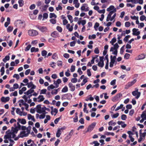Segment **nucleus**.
<instances>
[{"label":"nucleus","mask_w":146,"mask_h":146,"mask_svg":"<svg viewBox=\"0 0 146 146\" xmlns=\"http://www.w3.org/2000/svg\"><path fill=\"white\" fill-rule=\"evenodd\" d=\"M119 47L118 44L116 43L113 45V47H111L110 49V52H113V50L114 51L112 52V54L117 56V49Z\"/></svg>","instance_id":"obj_1"},{"label":"nucleus","mask_w":146,"mask_h":146,"mask_svg":"<svg viewBox=\"0 0 146 146\" xmlns=\"http://www.w3.org/2000/svg\"><path fill=\"white\" fill-rule=\"evenodd\" d=\"M72 95L70 93H67L62 95L61 96V99L62 100L67 99L70 100L72 98Z\"/></svg>","instance_id":"obj_2"},{"label":"nucleus","mask_w":146,"mask_h":146,"mask_svg":"<svg viewBox=\"0 0 146 146\" xmlns=\"http://www.w3.org/2000/svg\"><path fill=\"white\" fill-rule=\"evenodd\" d=\"M36 27L39 29L40 31L43 33H45L47 31V28L46 27L42 26L39 25H37Z\"/></svg>","instance_id":"obj_3"},{"label":"nucleus","mask_w":146,"mask_h":146,"mask_svg":"<svg viewBox=\"0 0 146 146\" xmlns=\"http://www.w3.org/2000/svg\"><path fill=\"white\" fill-rule=\"evenodd\" d=\"M96 123L95 122H94L92 123L88 126L87 129V130L85 132H84V133L85 134L88 132H91L93 129L94 127L96 126Z\"/></svg>","instance_id":"obj_4"},{"label":"nucleus","mask_w":146,"mask_h":146,"mask_svg":"<svg viewBox=\"0 0 146 146\" xmlns=\"http://www.w3.org/2000/svg\"><path fill=\"white\" fill-rule=\"evenodd\" d=\"M19 130L15 127H12L11 130V133L12 135V137L13 138L15 137V134L17 133Z\"/></svg>","instance_id":"obj_5"},{"label":"nucleus","mask_w":146,"mask_h":146,"mask_svg":"<svg viewBox=\"0 0 146 146\" xmlns=\"http://www.w3.org/2000/svg\"><path fill=\"white\" fill-rule=\"evenodd\" d=\"M28 33L29 35L31 36H36L38 34V33L37 31L33 29L29 30Z\"/></svg>","instance_id":"obj_6"},{"label":"nucleus","mask_w":146,"mask_h":146,"mask_svg":"<svg viewBox=\"0 0 146 146\" xmlns=\"http://www.w3.org/2000/svg\"><path fill=\"white\" fill-rule=\"evenodd\" d=\"M132 94L133 96H136L135 98L137 99H138L139 97L141 95V93L138 92V89L137 88L135 89V90L133 91Z\"/></svg>","instance_id":"obj_7"},{"label":"nucleus","mask_w":146,"mask_h":146,"mask_svg":"<svg viewBox=\"0 0 146 146\" xmlns=\"http://www.w3.org/2000/svg\"><path fill=\"white\" fill-rule=\"evenodd\" d=\"M6 135L4 136V138L5 139H11L12 137V135L11 133V130L10 129L8 130L6 132Z\"/></svg>","instance_id":"obj_8"},{"label":"nucleus","mask_w":146,"mask_h":146,"mask_svg":"<svg viewBox=\"0 0 146 146\" xmlns=\"http://www.w3.org/2000/svg\"><path fill=\"white\" fill-rule=\"evenodd\" d=\"M122 96V94L121 93H119L116 94L112 99L113 102H115L118 100Z\"/></svg>","instance_id":"obj_9"},{"label":"nucleus","mask_w":146,"mask_h":146,"mask_svg":"<svg viewBox=\"0 0 146 146\" xmlns=\"http://www.w3.org/2000/svg\"><path fill=\"white\" fill-rule=\"evenodd\" d=\"M28 135V134L26 133L25 131H23L20 132V134L19 135L18 137H19L23 138L27 137Z\"/></svg>","instance_id":"obj_10"},{"label":"nucleus","mask_w":146,"mask_h":146,"mask_svg":"<svg viewBox=\"0 0 146 146\" xmlns=\"http://www.w3.org/2000/svg\"><path fill=\"white\" fill-rule=\"evenodd\" d=\"M138 29L134 28L133 29V33L132 34L133 35L138 36L139 35L140 33L139 31H137Z\"/></svg>","instance_id":"obj_11"},{"label":"nucleus","mask_w":146,"mask_h":146,"mask_svg":"<svg viewBox=\"0 0 146 146\" xmlns=\"http://www.w3.org/2000/svg\"><path fill=\"white\" fill-rule=\"evenodd\" d=\"M61 83V81L60 79H58L56 81H54V84L55 85V88L59 86V84Z\"/></svg>","instance_id":"obj_12"},{"label":"nucleus","mask_w":146,"mask_h":146,"mask_svg":"<svg viewBox=\"0 0 146 146\" xmlns=\"http://www.w3.org/2000/svg\"><path fill=\"white\" fill-rule=\"evenodd\" d=\"M10 100V98L9 97H1V101L2 102L5 103L9 101Z\"/></svg>","instance_id":"obj_13"},{"label":"nucleus","mask_w":146,"mask_h":146,"mask_svg":"<svg viewBox=\"0 0 146 146\" xmlns=\"http://www.w3.org/2000/svg\"><path fill=\"white\" fill-rule=\"evenodd\" d=\"M124 123V121H119L117 122V123L119 125H121L122 127L125 128L127 124Z\"/></svg>","instance_id":"obj_14"},{"label":"nucleus","mask_w":146,"mask_h":146,"mask_svg":"<svg viewBox=\"0 0 146 146\" xmlns=\"http://www.w3.org/2000/svg\"><path fill=\"white\" fill-rule=\"evenodd\" d=\"M68 86L70 88V90L72 91H74L75 90V87L73 85L72 83L70 82L68 84Z\"/></svg>","instance_id":"obj_15"},{"label":"nucleus","mask_w":146,"mask_h":146,"mask_svg":"<svg viewBox=\"0 0 146 146\" xmlns=\"http://www.w3.org/2000/svg\"><path fill=\"white\" fill-rule=\"evenodd\" d=\"M17 121L19 122L21 124L23 125L25 124L26 123V120L24 119L18 118Z\"/></svg>","instance_id":"obj_16"},{"label":"nucleus","mask_w":146,"mask_h":146,"mask_svg":"<svg viewBox=\"0 0 146 146\" xmlns=\"http://www.w3.org/2000/svg\"><path fill=\"white\" fill-rule=\"evenodd\" d=\"M28 119L29 120L31 119L34 122L35 121V119L34 118V116H32L31 114H28L27 115Z\"/></svg>","instance_id":"obj_17"},{"label":"nucleus","mask_w":146,"mask_h":146,"mask_svg":"<svg viewBox=\"0 0 146 146\" xmlns=\"http://www.w3.org/2000/svg\"><path fill=\"white\" fill-rule=\"evenodd\" d=\"M74 132V131L72 129L70 131V132L68 135L66 137V139H70L72 135H73V133Z\"/></svg>","instance_id":"obj_18"},{"label":"nucleus","mask_w":146,"mask_h":146,"mask_svg":"<svg viewBox=\"0 0 146 146\" xmlns=\"http://www.w3.org/2000/svg\"><path fill=\"white\" fill-rule=\"evenodd\" d=\"M145 55L143 54H141L139 55L137 57V60L143 59L145 58Z\"/></svg>","instance_id":"obj_19"},{"label":"nucleus","mask_w":146,"mask_h":146,"mask_svg":"<svg viewBox=\"0 0 146 146\" xmlns=\"http://www.w3.org/2000/svg\"><path fill=\"white\" fill-rule=\"evenodd\" d=\"M45 107L44 106L43 107L41 108L40 110H36V112L39 113H43L44 112H45Z\"/></svg>","instance_id":"obj_20"},{"label":"nucleus","mask_w":146,"mask_h":146,"mask_svg":"<svg viewBox=\"0 0 146 146\" xmlns=\"http://www.w3.org/2000/svg\"><path fill=\"white\" fill-rule=\"evenodd\" d=\"M58 34L57 32L55 31L52 32L51 34V36L53 37L56 38L58 36Z\"/></svg>","instance_id":"obj_21"},{"label":"nucleus","mask_w":146,"mask_h":146,"mask_svg":"<svg viewBox=\"0 0 146 146\" xmlns=\"http://www.w3.org/2000/svg\"><path fill=\"white\" fill-rule=\"evenodd\" d=\"M34 92V90H33L31 88L26 92H24V94L28 95L29 94H31Z\"/></svg>","instance_id":"obj_22"},{"label":"nucleus","mask_w":146,"mask_h":146,"mask_svg":"<svg viewBox=\"0 0 146 146\" xmlns=\"http://www.w3.org/2000/svg\"><path fill=\"white\" fill-rule=\"evenodd\" d=\"M37 99H40L39 100H37L38 102H40L43 101L44 99V98L43 97V96L42 95H40L37 98Z\"/></svg>","instance_id":"obj_23"},{"label":"nucleus","mask_w":146,"mask_h":146,"mask_svg":"<svg viewBox=\"0 0 146 146\" xmlns=\"http://www.w3.org/2000/svg\"><path fill=\"white\" fill-rule=\"evenodd\" d=\"M115 9H116V8H115L114 6L113 5H111L107 9V11H112L111 10L113 11Z\"/></svg>","instance_id":"obj_24"},{"label":"nucleus","mask_w":146,"mask_h":146,"mask_svg":"<svg viewBox=\"0 0 146 146\" xmlns=\"http://www.w3.org/2000/svg\"><path fill=\"white\" fill-rule=\"evenodd\" d=\"M19 123H20L19 122V121H18L17 123V125H16V124H15L14 125V126L15 127H16L18 129L20 130L21 129V126L20 124Z\"/></svg>","instance_id":"obj_25"},{"label":"nucleus","mask_w":146,"mask_h":146,"mask_svg":"<svg viewBox=\"0 0 146 146\" xmlns=\"http://www.w3.org/2000/svg\"><path fill=\"white\" fill-rule=\"evenodd\" d=\"M24 146H37V145L35 144L34 142H33L30 145H28L26 142H25L24 144Z\"/></svg>","instance_id":"obj_26"},{"label":"nucleus","mask_w":146,"mask_h":146,"mask_svg":"<svg viewBox=\"0 0 146 146\" xmlns=\"http://www.w3.org/2000/svg\"><path fill=\"white\" fill-rule=\"evenodd\" d=\"M116 56H113L112 55H111L110 56V59H111V62L112 63H115V60L116 58Z\"/></svg>","instance_id":"obj_27"},{"label":"nucleus","mask_w":146,"mask_h":146,"mask_svg":"<svg viewBox=\"0 0 146 146\" xmlns=\"http://www.w3.org/2000/svg\"><path fill=\"white\" fill-rule=\"evenodd\" d=\"M136 79H135L131 82H129L127 83L129 84V86L130 87H131L136 82Z\"/></svg>","instance_id":"obj_28"},{"label":"nucleus","mask_w":146,"mask_h":146,"mask_svg":"<svg viewBox=\"0 0 146 146\" xmlns=\"http://www.w3.org/2000/svg\"><path fill=\"white\" fill-rule=\"evenodd\" d=\"M9 55H7L3 59V60L4 62L5 63L7 61L9 60Z\"/></svg>","instance_id":"obj_29"},{"label":"nucleus","mask_w":146,"mask_h":146,"mask_svg":"<svg viewBox=\"0 0 146 146\" xmlns=\"http://www.w3.org/2000/svg\"><path fill=\"white\" fill-rule=\"evenodd\" d=\"M49 17L50 18L54 17V19H56L57 17V16L54 13H50L49 15Z\"/></svg>","instance_id":"obj_30"},{"label":"nucleus","mask_w":146,"mask_h":146,"mask_svg":"<svg viewBox=\"0 0 146 146\" xmlns=\"http://www.w3.org/2000/svg\"><path fill=\"white\" fill-rule=\"evenodd\" d=\"M18 3L20 7H22L24 4V2L23 0H19L18 1Z\"/></svg>","instance_id":"obj_31"},{"label":"nucleus","mask_w":146,"mask_h":146,"mask_svg":"<svg viewBox=\"0 0 146 146\" xmlns=\"http://www.w3.org/2000/svg\"><path fill=\"white\" fill-rule=\"evenodd\" d=\"M61 131L60 130V129H58L57 132L56 134V136L57 137H59L61 134Z\"/></svg>","instance_id":"obj_32"},{"label":"nucleus","mask_w":146,"mask_h":146,"mask_svg":"<svg viewBox=\"0 0 146 146\" xmlns=\"http://www.w3.org/2000/svg\"><path fill=\"white\" fill-rule=\"evenodd\" d=\"M68 88L67 86H65L64 88H63L62 90V92L63 93H65L67 92L68 91Z\"/></svg>","instance_id":"obj_33"},{"label":"nucleus","mask_w":146,"mask_h":146,"mask_svg":"<svg viewBox=\"0 0 146 146\" xmlns=\"http://www.w3.org/2000/svg\"><path fill=\"white\" fill-rule=\"evenodd\" d=\"M16 112L17 114H19L20 115L22 116V112L21 111L20 109L19 108H17L16 109Z\"/></svg>","instance_id":"obj_34"},{"label":"nucleus","mask_w":146,"mask_h":146,"mask_svg":"<svg viewBox=\"0 0 146 146\" xmlns=\"http://www.w3.org/2000/svg\"><path fill=\"white\" fill-rule=\"evenodd\" d=\"M38 51V48H35V47H32L31 49V52H37Z\"/></svg>","instance_id":"obj_35"},{"label":"nucleus","mask_w":146,"mask_h":146,"mask_svg":"<svg viewBox=\"0 0 146 146\" xmlns=\"http://www.w3.org/2000/svg\"><path fill=\"white\" fill-rule=\"evenodd\" d=\"M55 88V86L52 84H51L48 87L47 89L48 90L50 91L51 89H53Z\"/></svg>","instance_id":"obj_36"},{"label":"nucleus","mask_w":146,"mask_h":146,"mask_svg":"<svg viewBox=\"0 0 146 146\" xmlns=\"http://www.w3.org/2000/svg\"><path fill=\"white\" fill-rule=\"evenodd\" d=\"M87 78H86L84 79L82 81V82L81 83V86H83L86 83L88 82Z\"/></svg>","instance_id":"obj_37"},{"label":"nucleus","mask_w":146,"mask_h":146,"mask_svg":"<svg viewBox=\"0 0 146 146\" xmlns=\"http://www.w3.org/2000/svg\"><path fill=\"white\" fill-rule=\"evenodd\" d=\"M116 123L115 122H113V120L110 121L108 123V124L109 125L114 126L116 125Z\"/></svg>","instance_id":"obj_38"},{"label":"nucleus","mask_w":146,"mask_h":146,"mask_svg":"<svg viewBox=\"0 0 146 146\" xmlns=\"http://www.w3.org/2000/svg\"><path fill=\"white\" fill-rule=\"evenodd\" d=\"M105 135H111L112 136H114L115 134L113 132H106L104 133Z\"/></svg>","instance_id":"obj_39"},{"label":"nucleus","mask_w":146,"mask_h":146,"mask_svg":"<svg viewBox=\"0 0 146 146\" xmlns=\"http://www.w3.org/2000/svg\"><path fill=\"white\" fill-rule=\"evenodd\" d=\"M65 17H64L62 18V19H63V23L64 25H66L68 23L67 20L65 19Z\"/></svg>","instance_id":"obj_40"},{"label":"nucleus","mask_w":146,"mask_h":146,"mask_svg":"<svg viewBox=\"0 0 146 146\" xmlns=\"http://www.w3.org/2000/svg\"><path fill=\"white\" fill-rule=\"evenodd\" d=\"M47 52L45 50H43L42 51V55L43 56H46L47 54Z\"/></svg>","instance_id":"obj_41"},{"label":"nucleus","mask_w":146,"mask_h":146,"mask_svg":"<svg viewBox=\"0 0 146 146\" xmlns=\"http://www.w3.org/2000/svg\"><path fill=\"white\" fill-rule=\"evenodd\" d=\"M13 29V28L11 26H9L7 29V31L8 32H10L12 31Z\"/></svg>","instance_id":"obj_42"},{"label":"nucleus","mask_w":146,"mask_h":146,"mask_svg":"<svg viewBox=\"0 0 146 146\" xmlns=\"http://www.w3.org/2000/svg\"><path fill=\"white\" fill-rule=\"evenodd\" d=\"M116 38L115 37H114L111 40L110 42V43H111L112 45H113L114 43L116 42Z\"/></svg>","instance_id":"obj_43"},{"label":"nucleus","mask_w":146,"mask_h":146,"mask_svg":"<svg viewBox=\"0 0 146 146\" xmlns=\"http://www.w3.org/2000/svg\"><path fill=\"white\" fill-rule=\"evenodd\" d=\"M130 37V36L129 35H128L126 36L123 39V41L127 42L128 41L129 38Z\"/></svg>","instance_id":"obj_44"},{"label":"nucleus","mask_w":146,"mask_h":146,"mask_svg":"<svg viewBox=\"0 0 146 146\" xmlns=\"http://www.w3.org/2000/svg\"><path fill=\"white\" fill-rule=\"evenodd\" d=\"M67 17L68 19L70 21V22L71 23H72L73 22V20H72V17L71 15H67Z\"/></svg>","instance_id":"obj_45"},{"label":"nucleus","mask_w":146,"mask_h":146,"mask_svg":"<svg viewBox=\"0 0 146 146\" xmlns=\"http://www.w3.org/2000/svg\"><path fill=\"white\" fill-rule=\"evenodd\" d=\"M17 95V91H15L14 92H12L10 94V96H16Z\"/></svg>","instance_id":"obj_46"},{"label":"nucleus","mask_w":146,"mask_h":146,"mask_svg":"<svg viewBox=\"0 0 146 146\" xmlns=\"http://www.w3.org/2000/svg\"><path fill=\"white\" fill-rule=\"evenodd\" d=\"M96 38V35L95 34H93L92 36L90 35L89 36L88 38L89 39H94Z\"/></svg>","instance_id":"obj_47"},{"label":"nucleus","mask_w":146,"mask_h":146,"mask_svg":"<svg viewBox=\"0 0 146 146\" xmlns=\"http://www.w3.org/2000/svg\"><path fill=\"white\" fill-rule=\"evenodd\" d=\"M50 22L53 24H54L56 23V20L54 19H52L50 20Z\"/></svg>","instance_id":"obj_48"},{"label":"nucleus","mask_w":146,"mask_h":146,"mask_svg":"<svg viewBox=\"0 0 146 146\" xmlns=\"http://www.w3.org/2000/svg\"><path fill=\"white\" fill-rule=\"evenodd\" d=\"M104 65V61H102V62H99L98 63V65L101 68L103 67Z\"/></svg>","instance_id":"obj_49"},{"label":"nucleus","mask_w":146,"mask_h":146,"mask_svg":"<svg viewBox=\"0 0 146 146\" xmlns=\"http://www.w3.org/2000/svg\"><path fill=\"white\" fill-rule=\"evenodd\" d=\"M127 117L126 115L125 114H122L121 115V118L122 120H125L127 119Z\"/></svg>","instance_id":"obj_50"},{"label":"nucleus","mask_w":146,"mask_h":146,"mask_svg":"<svg viewBox=\"0 0 146 146\" xmlns=\"http://www.w3.org/2000/svg\"><path fill=\"white\" fill-rule=\"evenodd\" d=\"M46 90L45 89L41 90L40 92V94H45L46 92Z\"/></svg>","instance_id":"obj_51"},{"label":"nucleus","mask_w":146,"mask_h":146,"mask_svg":"<svg viewBox=\"0 0 146 146\" xmlns=\"http://www.w3.org/2000/svg\"><path fill=\"white\" fill-rule=\"evenodd\" d=\"M99 24L98 23L96 22L95 23L94 26V28L97 31V29L99 27Z\"/></svg>","instance_id":"obj_52"},{"label":"nucleus","mask_w":146,"mask_h":146,"mask_svg":"<svg viewBox=\"0 0 146 146\" xmlns=\"http://www.w3.org/2000/svg\"><path fill=\"white\" fill-rule=\"evenodd\" d=\"M124 46H125V45H123L121 47V48L120 49V53L121 54H123V52H124Z\"/></svg>","instance_id":"obj_53"},{"label":"nucleus","mask_w":146,"mask_h":146,"mask_svg":"<svg viewBox=\"0 0 146 146\" xmlns=\"http://www.w3.org/2000/svg\"><path fill=\"white\" fill-rule=\"evenodd\" d=\"M48 17V14L46 13H44L43 14V18L42 20H44V19H47Z\"/></svg>","instance_id":"obj_54"},{"label":"nucleus","mask_w":146,"mask_h":146,"mask_svg":"<svg viewBox=\"0 0 146 146\" xmlns=\"http://www.w3.org/2000/svg\"><path fill=\"white\" fill-rule=\"evenodd\" d=\"M85 5H88L87 4H84L81 7V9L82 11H84L86 8V7L84 6Z\"/></svg>","instance_id":"obj_55"},{"label":"nucleus","mask_w":146,"mask_h":146,"mask_svg":"<svg viewBox=\"0 0 146 146\" xmlns=\"http://www.w3.org/2000/svg\"><path fill=\"white\" fill-rule=\"evenodd\" d=\"M130 55L128 53H126L124 56V58L125 59H128L129 58Z\"/></svg>","instance_id":"obj_56"},{"label":"nucleus","mask_w":146,"mask_h":146,"mask_svg":"<svg viewBox=\"0 0 146 146\" xmlns=\"http://www.w3.org/2000/svg\"><path fill=\"white\" fill-rule=\"evenodd\" d=\"M59 4L58 5V6L57 7H56V10L57 11H58L60 10H62V8L61 6Z\"/></svg>","instance_id":"obj_57"},{"label":"nucleus","mask_w":146,"mask_h":146,"mask_svg":"<svg viewBox=\"0 0 146 146\" xmlns=\"http://www.w3.org/2000/svg\"><path fill=\"white\" fill-rule=\"evenodd\" d=\"M123 104H120V105L119 106L117 107L116 108L115 110V111H117L119 110L122 108L123 107Z\"/></svg>","instance_id":"obj_58"},{"label":"nucleus","mask_w":146,"mask_h":146,"mask_svg":"<svg viewBox=\"0 0 146 146\" xmlns=\"http://www.w3.org/2000/svg\"><path fill=\"white\" fill-rule=\"evenodd\" d=\"M31 47V44H29L27 47L25 48V51H28L29 50Z\"/></svg>","instance_id":"obj_59"},{"label":"nucleus","mask_w":146,"mask_h":146,"mask_svg":"<svg viewBox=\"0 0 146 146\" xmlns=\"http://www.w3.org/2000/svg\"><path fill=\"white\" fill-rule=\"evenodd\" d=\"M58 93V91H57V90H55V89L52 90L51 92V93L52 95L56 94Z\"/></svg>","instance_id":"obj_60"},{"label":"nucleus","mask_w":146,"mask_h":146,"mask_svg":"<svg viewBox=\"0 0 146 146\" xmlns=\"http://www.w3.org/2000/svg\"><path fill=\"white\" fill-rule=\"evenodd\" d=\"M50 65L53 68H54L56 66V63L54 62H52L50 64Z\"/></svg>","instance_id":"obj_61"},{"label":"nucleus","mask_w":146,"mask_h":146,"mask_svg":"<svg viewBox=\"0 0 146 146\" xmlns=\"http://www.w3.org/2000/svg\"><path fill=\"white\" fill-rule=\"evenodd\" d=\"M119 115V113H117L113 115L111 117L112 118H116Z\"/></svg>","instance_id":"obj_62"},{"label":"nucleus","mask_w":146,"mask_h":146,"mask_svg":"<svg viewBox=\"0 0 146 146\" xmlns=\"http://www.w3.org/2000/svg\"><path fill=\"white\" fill-rule=\"evenodd\" d=\"M75 66L74 65H72L71 67L70 71L72 72H74L75 70Z\"/></svg>","instance_id":"obj_63"},{"label":"nucleus","mask_w":146,"mask_h":146,"mask_svg":"<svg viewBox=\"0 0 146 146\" xmlns=\"http://www.w3.org/2000/svg\"><path fill=\"white\" fill-rule=\"evenodd\" d=\"M146 17L144 15H142L141 16H140V20L141 21H144L146 18Z\"/></svg>","instance_id":"obj_64"}]
</instances>
